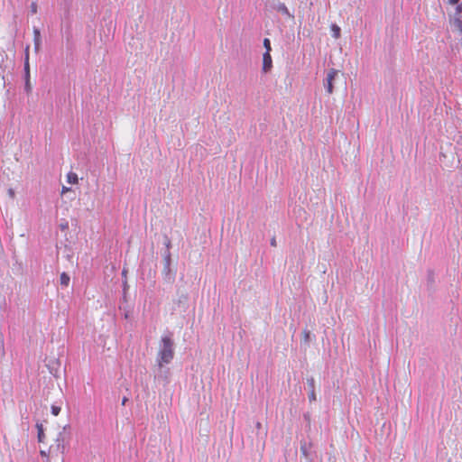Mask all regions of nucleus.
I'll use <instances>...</instances> for the list:
<instances>
[{"instance_id": "obj_8", "label": "nucleus", "mask_w": 462, "mask_h": 462, "mask_svg": "<svg viewBox=\"0 0 462 462\" xmlns=\"http://www.w3.org/2000/svg\"><path fill=\"white\" fill-rule=\"evenodd\" d=\"M67 181L69 183V184H77L79 182V178H78V174L73 172V171H69L68 174H67Z\"/></svg>"}, {"instance_id": "obj_7", "label": "nucleus", "mask_w": 462, "mask_h": 462, "mask_svg": "<svg viewBox=\"0 0 462 462\" xmlns=\"http://www.w3.org/2000/svg\"><path fill=\"white\" fill-rule=\"evenodd\" d=\"M33 42H34V49L36 51L40 50L42 44L41 33L40 30L37 28L33 29Z\"/></svg>"}, {"instance_id": "obj_3", "label": "nucleus", "mask_w": 462, "mask_h": 462, "mask_svg": "<svg viewBox=\"0 0 462 462\" xmlns=\"http://www.w3.org/2000/svg\"><path fill=\"white\" fill-rule=\"evenodd\" d=\"M450 24L462 33V5L457 6L454 15L450 19Z\"/></svg>"}, {"instance_id": "obj_9", "label": "nucleus", "mask_w": 462, "mask_h": 462, "mask_svg": "<svg viewBox=\"0 0 462 462\" xmlns=\"http://www.w3.org/2000/svg\"><path fill=\"white\" fill-rule=\"evenodd\" d=\"M36 428H37V431H38V440H39V442H43V439L45 436H44V432H43L42 424L37 423Z\"/></svg>"}, {"instance_id": "obj_11", "label": "nucleus", "mask_w": 462, "mask_h": 462, "mask_svg": "<svg viewBox=\"0 0 462 462\" xmlns=\"http://www.w3.org/2000/svg\"><path fill=\"white\" fill-rule=\"evenodd\" d=\"M309 400L310 402H315L317 400L313 379L311 380V390L309 393Z\"/></svg>"}, {"instance_id": "obj_19", "label": "nucleus", "mask_w": 462, "mask_h": 462, "mask_svg": "<svg viewBox=\"0 0 462 462\" xmlns=\"http://www.w3.org/2000/svg\"><path fill=\"white\" fill-rule=\"evenodd\" d=\"M458 1L459 0H448V4L454 5H457Z\"/></svg>"}, {"instance_id": "obj_1", "label": "nucleus", "mask_w": 462, "mask_h": 462, "mask_svg": "<svg viewBox=\"0 0 462 462\" xmlns=\"http://www.w3.org/2000/svg\"><path fill=\"white\" fill-rule=\"evenodd\" d=\"M173 341L169 336H164L162 337V345L157 356L159 367L162 368L164 365L170 364L173 359Z\"/></svg>"}, {"instance_id": "obj_6", "label": "nucleus", "mask_w": 462, "mask_h": 462, "mask_svg": "<svg viewBox=\"0 0 462 462\" xmlns=\"http://www.w3.org/2000/svg\"><path fill=\"white\" fill-rule=\"evenodd\" d=\"M29 50H30V46L27 45L25 50H24V73H25V79H30Z\"/></svg>"}, {"instance_id": "obj_16", "label": "nucleus", "mask_w": 462, "mask_h": 462, "mask_svg": "<svg viewBox=\"0 0 462 462\" xmlns=\"http://www.w3.org/2000/svg\"><path fill=\"white\" fill-rule=\"evenodd\" d=\"M70 191V188H68L66 186H63L61 189V194H65L67 192Z\"/></svg>"}, {"instance_id": "obj_10", "label": "nucleus", "mask_w": 462, "mask_h": 462, "mask_svg": "<svg viewBox=\"0 0 462 462\" xmlns=\"http://www.w3.org/2000/svg\"><path fill=\"white\" fill-rule=\"evenodd\" d=\"M69 280H70L69 276L66 273H62L60 274V284L62 286H65V287L69 286Z\"/></svg>"}, {"instance_id": "obj_15", "label": "nucleus", "mask_w": 462, "mask_h": 462, "mask_svg": "<svg viewBox=\"0 0 462 462\" xmlns=\"http://www.w3.org/2000/svg\"><path fill=\"white\" fill-rule=\"evenodd\" d=\"M25 80H26V82H25V88L29 92V91H31L30 79H25Z\"/></svg>"}, {"instance_id": "obj_22", "label": "nucleus", "mask_w": 462, "mask_h": 462, "mask_svg": "<svg viewBox=\"0 0 462 462\" xmlns=\"http://www.w3.org/2000/svg\"><path fill=\"white\" fill-rule=\"evenodd\" d=\"M272 245H275V239H273V240H272Z\"/></svg>"}, {"instance_id": "obj_5", "label": "nucleus", "mask_w": 462, "mask_h": 462, "mask_svg": "<svg viewBox=\"0 0 462 462\" xmlns=\"http://www.w3.org/2000/svg\"><path fill=\"white\" fill-rule=\"evenodd\" d=\"M273 67L271 52L265 51L263 55V70L268 72Z\"/></svg>"}, {"instance_id": "obj_12", "label": "nucleus", "mask_w": 462, "mask_h": 462, "mask_svg": "<svg viewBox=\"0 0 462 462\" xmlns=\"http://www.w3.org/2000/svg\"><path fill=\"white\" fill-rule=\"evenodd\" d=\"M331 31H332V33H333V37L335 39H338L340 37V27L337 26V24H332L331 25Z\"/></svg>"}, {"instance_id": "obj_18", "label": "nucleus", "mask_w": 462, "mask_h": 462, "mask_svg": "<svg viewBox=\"0 0 462 462\" xmlns=\"http://www.w3.org/2000/svg\"><path fill=\"white\" fill-rule=\"evenodd\" d=\"M303 334H304V339H305V341H308L309 337H310V332H309V331H304V333H303Z\"/></svg>"}, {"instance_id": "obj_2", "label": "nucleus", "mask_w": 462, "mask_h": 462, "mask_svg": "<svg viewBox=\"0 0 462 462\" xmlns=\"http://www.w3.org/2000/svg\"><path fill=\"white\" fill-rule=\"evenodd\" d=\"M65 446L63 444V439L60 435L54 440V443L49 447L47 451L44 449L41 450V456L47 457L46 462H51V459H55L56 461H62Z\"/></svg>"}, {"instance_id": "obj_23", "label": "nucleus", "mask_w": 462, "mask_h": 462, "mask_svg": "<svg viewBox=\"0 0 462 462\" xmlns=\"http://www.w3.org/2000/svg\"><path fill=\"white\" fill-rule=\"evenodd\" d=\"M125 273H126V270L124 268L123 274H125Z\"/></svg>"}, {"instance_id": "obj_21", "label": "nucleus", "mask_w": 462, "mask_h": 462, "mask_svg": "<svg viewBox=\"0 0 462 462\" xmlns=\"http://www.w3.org/2000/svg\"><path fill=\"white\" fill-rule=\"evenodd\" d=\"M9 194L13 197L14 196V191L12 189L9 190Z\"/></svg>"}, {"instance_id": "obj_14", "label": "nucleus", "mask_w": 462, "mask_h": 462, "mask_svg": "<svg viewBox=\"0 0 462 462\" xmlns=\"http://www.w3.org/2000/svg\"><path fill=\"white\" fill-rule=\"evenodd\" d=\"M60 412V407H58V406H55V405H52L51 406V413L54 415V416H58Z\"/></svg>"}, {"instance_id": "obj_4", "label": "nucleus", "mask_w": 462, "mask_h": 462, "mask_svg": "<svg viewBox=\"0 0 462 462\" xmlns=\"http://www.w3.org/2000/svg\"><path fill=\"white\" fill-rule=\"evenodd\" d=\"M337 73H338V71L335 69H331L328 72L325 88L327 89L328 94H329V95L333 93V90H334L333 80L335 79Z\"/></svg>"}, {"instance_id": "obj_20", "label": "nucleus", "mask_w": 462, "mask_h": 462, "mask_svg": "<svg viewBox=\"0 0 462 462\" xmlns=\"http://www.w3.org/2000/svg\"><path fill=\"white\" fill-rule=\"evenodd\" d=\"M126 402H127V398H126V397H125V398L123 399V401H122V404H123V405H125Z\"/></svg>"}, {"instance_id": "obj_17", "label": "nucleus", "mask_w": 462, "mask_h": 462, "mask_svg": "<svg viewBox=\"0 0 462 462\" xmlns=\"http://www.w3.org/2000/svg\"><path fill=\"white\" fill-rule=\"evenodd\" d=\"M280 10L284 12V13H286V14L288 13V9H287V7L284 5H282L280 6Z\"/></svg>"}, {"instance_id": "obj_13", "label": "nucleus", "mask_w": 462, "mask_h": 462, "mask_svg": "<svg viewBox=\"0 0 462 462\" xmlns=\"http://www.w3.org/2000/svg\"><path fill=\"white\" fill-rule=\"evenodd\" d=\"M263 47L265 48V51L271 52V51H272L271 42L268 38H265L263 40Z\"/></svg>"}]
</instances>
